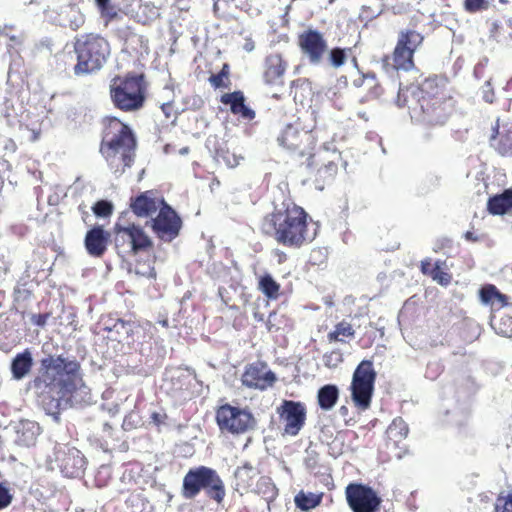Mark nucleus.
Segmentation results:
<instances>
[{"label":"nucleus","mask_w":512,"mask_h":512,"mask_svg":"<svg viewBox=\"0 0 512 512\" xmlns=\"http://www.w3.org/2000/svg\"><path fill=\"white\" fill-rule=\"evenodd\" d=\"M260 471L251 463L245 462L237 467L234 472L235 490L241 495L252 491L255 479L259 476Z\"/></svg>","instance_id":"bb28decb"},{"label":"nucleus","mask_w":512,"mask_h":512,"mask_svg":"<svg viewBox=\"0 0 512 512\" xmlns=\"http://www.w3.org/2000/svg\"><path fill=\"white\" fill-rule=\"evenodd\" d=\"M311 222V216L303 207L294 202H283L262 218L260 230L278 245L300 249L312 243L316 237Z\"/></svg>","instance_id":"f03ea898"},{"label":"nucleus","mask_w":512,"mask_h":512,"mask_svg":"<svg viewBox=\"0 0 512 512\" xmlns=\"http://www.w3.org/2000/svg\"><path fill=\"white\" fill-rule=\"evenodd\" d=\"M479 298L485 305H490L496 309L508 307L512 310V303L509 302V297L501 293L493 284L483 285L479 290Z\"/></svg>","instance_id":"cd10ccee"},{"label":"nucleus","mask_w":512,"mask_h":512,"mask_svg":"<svg viewBox=\"0 0 512 512\" xmlns=\"http://www.w3.org/2000/svg\"><path fill=\"white\" fill-rule=\"evenodd\" d=\"M453 241L448 237L438 238L434 242L433 251L436 253L443 252L447 249H451Z\"/></svg>","instance_id":"09e8293b"},{"label":"nucleus","mask_w":512,"mask_h":512,"mask_svg":"<svg viewBox=\"0 0 512 512\" xmlns=\"http://www.w3.org/2000/svg\"><path fill=\"white\" fill-rule=\"evenodd\" d=\"M324 493L298 492L294 497L296 507L302 511H309L316 508L322 503Z\"/></svg>","instance_id":"72a5a7b5"},{"label":"nucleus","mask_w":512,"mask_h":512,"mask_svg":"<svg viewBox=\"0 0 512 512\" xmlns=\"http://www.w3.org/2000/svg\"><path fill=\"white\" fill-rule=\"evenodd\" d=\"M275 256L277 257V262L279 264L284 263L287 260V254L284 251L276 250Z\"/></svg>","instance_id":"4d7b16f0"},{"label":"nucleus","mask_w":512,"mask_h":512,"mask_svg":"<svg viewBox=\"0 0 512 512\" xmlns=\"http://www.w3.org/2000/svg\"><path fill=\"white\" fill-rule=\"evenodd\" d=\"M297 44L300 51L312 64L321 63L328 51V44L324 34L312 28H308L298 34Z\"/></svg>","instance_id":"a211bd4d"},{"label":"nucleus","mask_w":512,"mask_h":512,"mask_svg":"<svg viewBox=\"0 0 512 512\" xmlns=\"http://www.w3.org/2000/svg\"><path fill=\"white\" fill-rule=\"evenodd\" d=\"M79 371L78 361L69 360L61 355H49L41 359L33 387L40 390L38 399L47 414H58L62 404L74 405Z\"/></svg>","instance_id":"f257e3e1"},{"label":"nucleus","mask_w":512,"mask_h":512,"mask_svg":"<svg viewBox=\"0 0 512 512\" xmlns=\"http://www.w3.org/2000/svg\"><path fill=\"white\" fill-rule=\"evenodd\" d=\"M208 82L214 89L229 88L231 85L229 65L227 63H224L221 70L218 73L211 74L209 76Z\"/></svg>","instance_id":"e433bc0d"},{"label":"nucleus","mask_w":512,"mask_h":512,"mask_svg":"<svg viewBox=\"0 0 512 512\" xmlns=\"http://www.w3.org/2000/svg\"><path fill=\"white\" fill-rule=\"evenodd\" d=\"M355 337V329L353 328L352 324L342 320L338 322L334 330L330 331L327 334V339L330 343L332 342H341L346 343L350 340H352Z\"/></svg>","instance_id":"2f4dec72"},{"label":"nucleus","mask_w":512,"mask_h":512,"mask_svg":"<svg viewBox=\"0 0 512 512\" xmlns=\"http://www.w3.org/2000/svg\"><path fill=\"white\" fill-rule=\"evenodd\" d=\"M101 142L99 149L137 143L135 134L126 123L114 116H106L101 121Z\"/></svg>","instance_id":"ddd939ff"},{"label":"nucleus","mask_w":512,"mask_h":512,"mask_svg":"<svg viewBox=\"0 0 512 512\" xmlns=\"http://www.w3.org/2000/svg\"><path fill=\"white\" fill-rule=\"evenodd\" d=\"M276 382V374L269 369L265 361L261 360L247 364L241 375L242 385L249 389L265 391L273 387Z\"/></svg>","instance_id":"dca6fc26"},{"label":"nucleus","mask_w":512,"mask_h":512,"mask_svg":"<svg viewBox=\"0 0 512 512\" xmlns=\"http://www.w3.org/2000/svg\"><path fill=\"white\" fill-rule=\"evenodd\" d=\"M417 102L419 120L428 126L444 125L454 110L446 83L438 76L428 77L419 85Z\"/></svg>","instance_id":"7ed1b4c3"},{"label":"nucleus","mask_w":512,"mask_h":512,"mask_svg":"<svg viewBox=\"0 0 512 512\" xmlns=\"http://www.w3.org/2000/svg\"><path fill=\"white\" fill-rule=\"evenodd\" d=\"M115 248L123 256H135L153 249L154 243L143 227L135 223L114 226Z\"/></svg>","instance_id":"1a4fd4ad"},{"label":"nucleus","mask_w":512,"mask_h":512,"mask_svg":"<svg viewBox=\"0 0 512 512\" xmlns=\"http://www.w3.org/2000/svg\"><path fill=\"white\" fill-rule=\"evenodd\" d=\"M220 102L230 107V112L240 118L252 121L256 113L246 104V97L241 90H236L229 93H224L220 97Z\"/></svg>","instance_id":"4be33fe9"},{"label":"nucleus","mask_w":512,"mask_h":512,"mask_svg":"<svg viewBox=\"0 0 512 512\" xmlns=\"http://www.w3.org/2000/svg\"><path fill=\"white\" fill-rule=\"evenodd\" d=\"M223 159H224L225 163L227 164V166H229L231 168L236 167L239 164V158L236 157L235 155H229V153H227V155L223 156Z\"/></svg>","instance_id":"864d4df0"},{"label":"nucleus","mask_w":512,"mask_h":512,"mask_svg":"<svg viewBox=\"0 0 512 512\" xmlns=\"http://www.w3.org/2000/svg\"><path fill=\"white\" fill-rule=\"evenodd\" d=\"M258 289L268 298L277 299L280 284L277 283L270 274H265L259 279Z\"/></svg>","instance_id":"4c0bfd02"},{"label":"nucleus","mask_w":512,"mask_h":512,"mask_svg":"<svg viewBox=\"0 0 512 512\" xmlns=\"http://www.w3.org/2000/svg\"><path fill=\"white\" fill-rule=\"evenodd\" d=\"M464 238L469 242H477L479 241V237L476 236L472 231H467L464 234Z\"/></svg>","instance_id":"13d9d810"},{"label":"nucleus","mask_w":512,"mask_h":512,"mask_svg":"<svg viewBox=\"0 0 512 512\" xmlns=\"http://www.w3.org/2000/svg\"><path fill=\"white\" fill-rule=\"evenodd\" d=\"M278 143L282 146L294 159L312 167L313 159H324L321 153H316L315 148L317 140L310 130H305L298 125L289 124L280 133L277 138Z\"/></svg>","instance_id":"6e6552de"},{"label":"nucleus","mask_w":512,"mask_h":512,"mask_svg":"<svg viewBox=\"0 0 512 512\" xmlns=\"http://www.w3.org/2000/svg\"><path fill=\"white\" fill-rule=\"evenodd\" d=\"M347 411H348V409H347V407H345V406H342V407L340 408V412H341L342 414H346V413H347Z\"/></svg>","instance_id":"680f3d73"},{"label":"nucleus","mask_w":512,"mask_h":512,"mask_svg":"<svg viewBox=\"0 0 512 512\" xmlns=\"http://www.w3.org/2000/svg\"><path fill=\"white\" fill-rule=\"evenodd\" d=\"M252 491L260 495L268 504L273 502L278 496V489L268 476L259 477Z\"/></svg>","instance_id":"473e14b6"},{"label":"nucleus","mask_w":512,"mask_h":512,"mask_svg":"<svg viewBox=\"0 0 512 512\" xmlns=\"http://www.w3.org/2000/svg\"><path fill=\"white\" fill-rule=\"evenodd\" d=\"M161 110L165 114L166 118H170L173 110V103L167 102L161 105Z\"/></svg>","instance_id":"6e6d98bb"},{"label":"nucleus","mask_w":512,"mask_h":512,"mask_svg":"<svg viewBox=\"0 0 512 512\" xmlns=\"http://www.w3.org/2000/svg\"><path fill=\"white\" fill-rule=\"evenodd\" d=\"M351 52L352 48L350 47H334L328 52V62L333 68H340L346 63L348 56Z\"/></svg>","instance_id":"58836bf2"},{"label":"nucleus","mask_w":512,"mask_h":512,"mask_svg":"<svg viewBox=\"0 0 512 512\" xmlns=\"http://www.w3.org/2000/svg\"><path fill=\"white\" fill-rule=\"evenodd\" d=\"M163 197H158L153 190L141 192L130 199V209L139 218L152 217L165 204Z\"/></svg>","instance_id":"6ab92c4d"},{"label":"nucleus","mask_w":512,"mask_h":512,"mask_svg":"<svg viewBox=\"0 0 512 512\" xmlns=\"http://www.w3.org/2000/svg\"><path fill=\"white\" fill-rule=\"evenodd\" d=\"M137 143L124 146H115L111 148L99 149L105 159L111 173L116 177H121L127 169L131 168L136 158Z\"/></svg>","instance_id":"2eb2a0df"},{"label":"nucleus","mask_w":512,"mask_h":512,"mask_svg":"<svg viewBox=\"0 0 512 512\" xmlns=\"http://www.w3.org/2000/svg\"><path fill=\"white\" fill-rule=\"evenodd\" d=\"M101 17L105 20V24L108 25L110 22L119 18V13L110 3L105 7L99 8Z\"/></svg>","instance_id":"a18cd8bd"},{"label":"nucleus","mask_w":512,"mask_h":512,"mask_svg":"<svg viewBox=\"0 0 512 512\" xmlns=\"http://www.w3.org/2000/svg\"><path fill=\"white\" fill-rule=\"evenodd\" d=\"M489 7L487 0H465L464 9L469 13H475L481 10H486Z\"/></svg>","instance_id":"37998d69"},{"label":"nucleus","mask_w":512,"mask_h":512,"mask_svg":"<svg viewBox=\"0 0 512 512\" xmlns=\"http://www.w3.org/2000/svg\"><path fill=\"white\" fill-rule=\"evenodd\" d=\"M494 329L497 334L511 337L512 336V315L503 313L500 318L495 322Z\"/></svg>","instance_id":"ea45409f"},{"label":"nucleus","mask_w":512,"mask_h":512,"mask_svg":"<svg viewBox=\"0 0 512 512\" xmlns=\"http://www.w3.org/2000/svg\"><path fill=\"white\" fill-rule=\"evenodd\" d=\"M345 497L352 512H378L382 499L370 486L351 482L345 488Z\"/></svg>","instance_id":"f8f14e48"},{"label":"nucleus","mask_w":512,"mask_h":512,"mask_svg":"<svg viewBox=\"0 0 512 512\" xmlns=\"http://www.w3.org/2000/svg\"><path fill=\"white\" fill-rule=\"evenodd\" d=\"M86 22L85 15L76 8H71L67 14V27L72 31H78Z\"/></svg>","instance_id":"a19ab883"},{"label":"nucleus","mask_w":512,"mask_h":512,"mask_svg":"<svg viewBox=\"0 0 512 512\" xmlns=\"http://www.w3.org/2000/svg\"><path fill=\"white\" fill-rule=\"evenodd\" d=\"M137 327L138 325L133 321L108 316L104 322L103 330L109 334V338L121 342L122 340L132 337L134 329Z\"/></svg>","instance_id":"393cba45"},{"label":"nucleus","mask_w":512,"mask_h":512,"mask_svg":"<svg viewBox=\"0 0 512 512\" xmlns=\"http://www.w3.org/2000/svg\"><path fill=\"white\" fill-rule=\"evenodd\" d=\"M512 209V189H506L488 199L487 211L491 215H504Z\"/></svg>","instance_id":"c756f323"},{"label":"nucleus","mask_w":512,"mask_h":512,"mask_svg":"<svg viewBox=\"0 0 512 512\" xmlns=\"http://www.w3.org/2000/svg\"><path fill=\"white\" fill-rule=\"evenodd\" d=\"M48 314H35L32 316L31 320L33 322V324L37 325V326H44L47 322V319H48Z\"/></svg>","instance_id":"603ef678"},{"label":"nucleus","mask_w":512,"mask_h":512,"mask_svg":"<svg viewBox=\"0 0 512 512\" xmlns=\"http://www.w3.org/2000/svg\"><path fill=\"white\" fill-rule=\"evenodd\" d=\"M365 82H367L369 85H373L376 82V78L374 75H363L361 78L354 80V85L357 87L362 86Z\"/></svg>","instance_id":"3c124183"},{"label":"nucleus","mask_w":512,"mask_h":512,"mask_svg":"<svg viewBox=\"0 0 512 512\" xmlns=\"http://www.w3.org/2000/svg\"><path fill=\"white\" fill-rule=\"evenodd\" d=\"M493 131L494 133L491 136V146L501 156H512V122L505 123L500 129L499 120H497L493 127Z\"/></svg>","instance_id":"b1692460"},{"label":"nucleus","mask_w":512,"mask_h":512,"mask_svg":"<svg viewBox=\"0 0 512 512\" xmlns=\"http://www.w3.org/2000/svg\"><path fill=\"white\" fill-rule=\"evenodd\" d=\"M33 367V358L31 351L25 349L23 352L18 353L11 362V373L15 380L25 378Z\"/></svg>","instance_id":"c85d7f7f"},{"label":"nucleus","mask_w":512,"mask_h":512,"mask_svg":"<svg viewBox=\"0 0 512 512\" xmlns=\"http://www.w3.org/2000/svg\"><path fill=\"white\" fill-rule=\"evenodd\" d=\"M186 379H187L186 376L184 377V379H181V377L176 378V381L181 384L180 389H188L190 382L188 381V383H186L185 382Z\"/></svg>","instance_id":"bf43d9fd"},{"label":"nucleus","mask_w":512,"mask_h":512,"mask_svg":"<svg viewBox=\"0 0 512 512\" xmlns=\"http://www.w3.org/2000/svg\"><path fill=\"white\" fill-rule=\"evenodd\" d=\"M94 214L99 217H107L112 213V204L105 200H100L95 203L92 208Z\"/></svg>","instance_id":"c03bdc74"},{"label":"nucleus","mask_w":512,"mask_h":512,"mask_svg":"<svg viewBox=\"0 0 512 512\" xmlns=\"http://www.w3.org/2000/svg\"><path fill=\"white\" fill-rule=\"evenodd\" d=\"M202 490L218 504L226 496L223 480L216 470L207 466L192 468L185 474L181 493L185 499H194Z\"/></svg>","instance_id":"423d86ee"},{"label":"nucleus","mask_w":512,"mask_h":512,"mask_svg":"<svg viewBox=\"0 0 512 512\" xmlns=\"http://www.w3.org/2000/svg\"><path fill=\"white\" fill-rule=\"evenodd\" d=\"M424 36L414 29H402L397 36L391 55L382 58V67L386 72H409L416 68L415 53L423 45Z\"/></svg>","instance_id":"0eeeda50"},{"label":"nucleus","mask_w":512,"mask_h":512,"mask_svg":"<svg viewBox=\"0 0 512 512\" xmlns=\"http://www.w3.org/2000/svg\"><path fill=\"white\" fill-rule=\"evenodd\" d=\"M215 420L222 433L241 435L253 429L256 421L253 414L231 404L220 405L215 411Z\"/></svg>","instance_id":"9d476101"},{"label":"nucleus","mask_w":512,"mask_h":512,"mask_svg":"<svg viewBox=\"0 0 512 512\" xmlns=\"http://www.w3.org/2000/svg\"><path fill=\"white\" fill-rule=\"evenodd\" d=\"M409 433V428L407 423L401 418L397 417L393 419L391 424L388 426L386 430V435L389 441L393 442L394 445H398L404 439L407 438Z\"/></svg>","instance_id":"f704fd0d"},{"label":"nucleus","mask_w":512,"mask_h":512,"mask_svg":"<svg viewBox=\"0 0 512 512\" xmlns=\"http://www.w3.org/2000/svg\"><path fill=\"white\" fill-rule=\"evenodd\" d=\"M376 376L371 360H362L356 367L351 382V397L357 408L366 410L370 407Z\"/></svg>","instance_id":"9b49d317"},{"label":"nucleus","mask_w":512,"mask_h":512,"mask_svg":"<svg viewBox=\"0 0 512 512\" xmlns=\"http://www.w3.org/2000/svg\"><path fill=\"white\" fill-rule=\"evenodd\" d=\"M321 156L324 159L319 160L317 157L313 159V165H318L322 162V165L317 169V182H321L322 184L328 183L332 181L338 172V161L340 159V154L335 151L329 153V151H319Z\"/></svg>","instance_id":"5701e85b"},{"label":"nucleus","mask_w":512,"mask_h":512,"mask_svg":"<svg viewBox=\"0 0 512 512\" xmlns=\"http://www.w3.org/2000/svg\"><path fill=\"white\" fill-rule=\"evenodd\" d=\"M420 271L441 286H448L452 281V274L447 271L446 261L432 263L430 258L420 262Z\"/></svg>","instance_id":"a878e982"},{"label":"nucleus","mask_w":512,"mask_h":512,"mask_svg":"<svg viewBox=\"0 0 512 512\" xmlns=\"http://www.w3.org/2000/svg\"><path fill=\"white\" fill-rule=\"evenodd\" d=\"M333 357H335L336 362L341 361V354L339 352L332 351L330 354L325 355V364L327 366H330L331 362L333 361Z\"/></svg>","instance_id":"5fc2aeb1"},{"label":"nucleus","mask_w":512,"mask_h":512,"mask_svg":"<svg viewBox=\"0 0 512 512\" xmlns=\"http://www.w3.org/2000/svg\"><path fill=\"white\" fill-rule=\"evenodd\" d=\"M252 48H253L252 46L250 47V45H247L246 49H247V51H250V50H252Z\"/></svg>","instance_id":"69168bd1"},{"label":"nucleus","mask_w":512,"mask_h":512,"mask_svg":"<svg viewBox=\"0 0 512 512\" xmlns=\"http://www.w3.org/2000/svg\"><path fill=\"white\" fill-rule=\"evenodd\" d=\"M339 399V389L334 384L322 386L317 393L318 405L322 410L332 409Z\"/></svg>","instance_id":"7c9ffc66"},{"label":"nucleus","mask_w":512,"mask_h":512,"mask_svg":"<svg viewBox=\"0 0 512 512\" xmlns=\"http://www.w3.org/2000/svg\"><path fill=\"white\" fill-rule=\"evenodd\" d=\"M10 39L13 40V41L19 42L18 38L16 36H12Z\"/></svg>","instance_id":"e2e57ef3"},{"label":"nucleus","mask_w":512,"mask_h":512,"mask_svg":"<svg viewBox=\"0 0 512 512\" xmlns=\"http://www.w3.org/2000/svg\"><path fill=\"white\" fill-rule=\"evenodd\" d=\"M147 83L143 73L130 72L115 76L109 86V95L114 107L122 112H136L144 107Z\"/></svg>","instance_id":"39448f33"},{"label":"nucleus","mask_w":512,"mask_h":512,"mask_svg":"<svg viewBox=\"0 0 512 512\" xmlns=\"http://www.w3.org/2000/svg\"><path fill=\"white\" fill-rule=\"evenodd\" d=\"M76 55L74 74L77 76L92 74L106 64L111 53L109 41L95 32L77 35L73 41Z\"/></svg>","instance_id":"20e7f679"},{"label":"nucleus","mask_w":512,"mask_h":512,"mask_svg":"<svg viewBox=\"0 0 512 512\" xmlns=\"http://www.w3.org/2000/svg\"><path fill=\"white\" fill-rule=\"evenodd\" d=\"M482 98L487 103H493L495 100V93L489 81L485 82L482 88Z\"/></svg>","instance_id":"8fccbe9b"},{"label":"nucleus","mask_w":512,"mask_h":512,"mask_svg":"<svg viewBox=\"0 0 512 512\" xmlns=\"http://www.w3.org/2000/svg\"><path fill=\"white\" fill-rule=\"evenodd\" d=\"M125 504L128 508H131L133 512H143L142 510L137 511V508L140 504L142 506L149 504V501L142 493H131L125 500Z\"/></svg>","instance_id":"79ce46f5"},{"label":"nucleus","mask_w":512,"mask_h":512,"mask_svg":"<svg viewBox=\"0 0 512 512\" xmlns=\"http://www.w3.org/2000/svg\"><path fill=\"white\" fill-rule=\"evenodd\" d=\"M13 501V494L4 483H0V510L8 507Z\"/></svg>","instance_id":"49530a36"},{"label":"nucleus","mask_w":512,"mask_h":512,"mask_svg":"<svg viewBox=\"0 0 512 512\" xmlns=\"http://www.w3.org/2000/svg\"><path fill=\"white\" fill-rule=\"evenodd\" d=\"M79 451H76V455L69 454L61 460L62 471L70 476H77L83 468V459L78 455Z\"/></svg>","instance_id":"c9c22d12"},{"label":"nucleus","mask_w":512,"mask_h":512,"mask_svg":"<svg viewBox=\"0 0 512 512\" xmlns=\"http://www.w3.org/2000/svg\"><path fill=\"white\" fill-rule=\"evenodd\" d=\"M277 413L284 423L283 435L296 436L305 425L307 411L302 402L283 400L277 408Z\"/></svg>","instance_id":"f3484780"},{"label":"nucleus","mask_w":512,"mask_h":512,"mask_svg":"<svg viewBox=\"0 0 512 512\" xmlns=\"http://www.w3.org/2000/svg\"><path fill=\"white\" fill-rule=\"evenodd\" d=\"M287 62L279 53L266 56L263 64V81L269 86H281L284 84L283 76L287 69Z\"/></svg>","instance_id":"aec40b11"},{"label":"nucleus","mask_w":512,"mask_h":512,"mask_svg":"<svg viewBox=\"0 0 512 512\" xmlns=\"http://www.w3.org/2000/svg\"><path fill=\"white\" fill-rule=\"evenodd\" d=\"M150 227L159 240L172 242L180 234L182 220L176 211L165 203L156 217L151 219Z\"/></svg>","instance_id":"4468645a"},{"label":"nucleus","mask_w":512,"mask_h":512,"mask_svg":"<svg viewBox=\"0 0 512 512\" xmlns=\"http://www.w3.org/2000/svg\"><path fill=\"white\" fill-rule=\"evenodd\" d=\"M252 48H253L252 46L250 47V45H247L246 49H247V51H250V50H252Z\"/></svg>","instance_id":"0e129e2a"},{"label":"nucleus","mask_w":512,"mask_h":512,"mask_svg":"<svg viewBox=\"0 0 512 512\" xmlns=\"http://www.w3.org/2000/svg\"><path fill=\"white\" fill-rule=\"evenodd\" d=\"M96 5L99 8L105 7V5H108L110 3V0H95Z\"/></svg>","instance_id":"052dcab7"},{"label":"nucleus","mask_w":512,"mask_h":512,"mask_svg":"<svg viewBox=\"0 0 512 512\" xmlns=\"http://www.w3.org/2000/svg\"><path fill=\"white\" fill-rule=\"evenodd\" d=\"M111 242V234L102 226H94L87 231L84 246L87 253L95 258H101L107 252Z\"/></svg>","instance_id":"412c9836"},{"label":"nucleus","mask_w":512,"mask_h":512,"mask_svg":"<svg viewBox=\"0 0 512 512\" xmlns=\"http://www.w3.org/2000/svg\"><path fill=\"white\" fill-rule=\"evenodd\" d=\"M495 512H512V493L497 499Z\"/></svg>","instance_id":"de8ad7c7"}]
</instances>
